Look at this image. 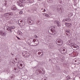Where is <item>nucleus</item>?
Listing matches in <instances>:
<instances>
[{
    "label": "nucleus",
    "instance_id": "f257e3e1",
    "mask_svg": "<svg viewBox=\"0 0 80 80\" xmlns=\"http://www.w3.org/2000/svg\"><path fill=\"white\" fill-rule=\"evenodd\" d=\"M49 28L48 32L50 34L53 35H55L57 34V32L55 30V27L54 26H52Z\"/></svg>",
    "mask_w": 80,
    "mask_h": 80
},
{
    "label": "nucleus",
    "instance_id": "f03ea898",
    "mask_svg": "<svg viewBox=\"0 0 80 80\" xmlns=\"http://www.w3.org/2000/svg\"><path fill=\"white\" fill-rule=\"evenodd\" d=\"M13 15V13L12 12H10L5 13L4 14V17L7 20H10L11 18V16H12Z\"/></svg>",
    "mask_w": 80,
    "mask_h": 80
},
{
    "label": "nucleus",
    "instance_id": "7ed1b4c3",
    "mask_svg": "<svg viewBox=\"0 0 80 80\" xmlns=\"http://www.w3.org/2000/svg\"><path fill=\"white\" fill-rule=\"evenodd\" d=\"M27 1V0H19L18 3V6H20V7H24L23 3H25V2H26Z\"/></svg>",
    "mask_w": 80,
    "mask_h": 80
},
{
    "label": "nucleus",
    "instance_id": "20e7f679",
    "mask_svg": "<svg viewBox=\"0 0 80 80\" xmlns=\"http://www.w3.org/2000/svg\"><path fill=\"white\" fill-rule=\"evenodd\" d=\"M56 43L58 45H62L63 44V41L60 39H58L56 41Z\"/></svg>",
    "mask_w": 80,
    "mask_h": 80
},
{
    "label": "nucleus",
    "instance_id": "39448f33",
    "mask_svg": "<svg viewBox=\"0 0 80 80\" xmlns=\"http://www.w3.org/2000/svg\"><path fill=\"white\" fill-rule=\"evenodd\" d=\"M4 6L6 7H9V5H10V3H11V1H5L4 2Z\"/></svg>",
    "mask_w": 80,
    "mask_h": 80
},
{
    "label": "nucleus",
    "instance_id": "423d86ee",
    "mask_svg": "<svg viewBox=\"0 0 80 80\" xmlns=\"http://www.w3.org/2000/svg\"><path fill=\"white\" fill-rule=\"evenodd\" d=\"M73 62H75L76 65H78L80 63V59L78 58H75L73 59Z\"/></svg>",
    "mask_w": 80,
    "mask_h": 80
},
{
    "label": "nucleus",
    "instance_id": "0eeeda50",
    "mask_svg": "<svg viewBox=\"0 0 80 80\" xmlns=\"http://www.w3.org/2000/svg\"><path fill=\"white\" fill-rule=\"evenodd\" d=\"M0 35L3 37L7 35V32L3 31H0Z\"/></svg>",
    "mask_w": 80,
    "mask_h": 80
},
{
    "label": "nucleus",
    "instance_id": "6e6552de",
    "mask_svg": "<svg viewBox=\"0 0 80 80\" xmlns=\"http://www.w3.org/2000/svg\"><path fill=\"white\" fill-rule=\"evenodd\" d=\"M34 70L36 71V73H37V74L38 75L40 73V69H37V68L35 67L33 68Z\"/></svg>",
    "mask_w": 80,
    "mask_h": 80
},
{
    "label": "nucleus",
    "instance_id": "1a4fd4ad",
    "mask_svg": "<svg viewBox=\"0 0 80 80\" xmlns=\"http://www.w3.org/2000/svg\"><path fill=\"white\" fill-rule=\"evenodd\" d=\"M5 27H6V30L9 31L8 32H9V33H12V29L11 27H9L8 26H5Z\"/></svg>",
    "mask_w": 80,
    "mask_h": 80
},
{
    "label": "nucleus",
    "instance_id": "9d476101",
    "mask_svg": "<svg viewBox=\"0 0 80 80\" xmlns=\"http://www.w3.org/2000/svg\"><path fill=\"white\" fill-rule=\"evenodd\" d=\"M33 42H34V43L36 44L37 45H38L39 44V41L37 39H32Z\"/></svg>",
    "mask_w": 80,
    "mask_h": 80
},
{
    "label": "nucleus",
    "instance_id": "9b49d317",
    "mask_svg": "<svg viewBox=\"0 0 80 80\" xmlns=\"http://www.w3.org/2000/svg\"><path fill=\"white\" fill-rule=\"evenodd\" d=\"M37 11V9H36V8H34L32 9V10H30L29 9H28L27 10L28 12H30V13H32V12H35Z\"/></svg>",
    "mask_w": 80,
    "mask_h": 80
},
{
    "label": "nucleus",
    "instance_id": "f8f14e48",
    "mask_svg": "<svg viewBox=\"0 0 80 80\" xmlns=\"http://www.w3.org/2000/svg\"><path fill=\"white\" fill-rule=\"evenodd\" d=\"M17 9V8L16 6H15V5H13L11 7V10H12L15 11Z\"/></svg>",
    "mask_w": 80,
    "mask_h": 80
},
{
    "label": "nucleus",
    "instance_id": "ddd939ff",
    "mask_svg": "<svg viewBox=\"0 0 80 80\" xmlns=\"http://www.w3.org/2000/svg\"><path fill=\"white\" fill-rule=\"evenodd\" d=\"M60 52L61 53H62V54H63V55H66V54H67V50L64 49V50L61 51Z\"/></svg>",
    "mask_w": 80,
    "mask_h": 80
},
{
    "label": "nucleus",
    "instance_id": "4468645a",
    "mask_svg": "<svg viewBox=\"0 0 80 80\" xmlns=\"http://www.w3.org/2000/svg\"><path fill=\"white\" fill-rule=\"evenodd\" d=\"M60 52L61 53H62V54H63V55H66V54H67V50L64 49V50L61 51Z\"/></svg>",
    "mask_w": 80,
    "mask_h": 80
},
{
    "label": "nucleus",
    "instance_id": "2eb2a0df",
    "mask_svg": "<svg viewBox=\"0 0 80 80\" xmlns=\"http://www.w3.org/2000/svg\"><path fill=\"white\" fill-rule=\"evenodd\" d=\"M27 2L28 3H32L34 2V0H27Z\"/></svg>",
    "mask_w": 80,
    "mask_h": 80
},
{
    "label": "nucleus",
    "instance_id": "dca6fc26",
    "mask_svg": "<svg viewBox=\"0 0 80 80\" xmlns=\"http://www.w3.org/2000/svg\"><path fill=\"white\" fill-rule=\"evenodd\" d=\"M48 47L49 48H54L55 45H53V44H50L49 45Z\"/></svg>",
    "mask_w": 80,
    "mask_h": 80
},
{
    "label": "nucleus",
    "instance_id": "f3484780",
    "mask_svg": "<svg viewBox=\"0 0 80 80\" xmlns=\"http://www.w3.org/2000/svg\"><path fill=\"white\" fill-rule=\"evenodd\" d=\"M65 25L66 27H71V24L70 23H68L67 22L65 23Z\"/></svg>",
    "mask_w": 80,
    "mask_h": 80
},
{
    "label": "nucleus",
    "instance_id": "a211bd4d",
    "mask_svg": "<svg viewBox=\"0 0 80 80\" xmlns=\"http://www.w3.org/2000/svg\"><path fill=\"white\" fill-rule=\"evenodd\" d=\"M18 64H18L17 65L18 68L21 69V68H20V67H22V66H23V65L22 63H20V65H18Z\"/></svg>",
    "mask_w": 80,
    "mask_h": 80
},
{
    "label": "nucleus",
    "instance_id": "6ab92c4d",
    "mask_svg": "<svg viewBox=\"0 0 80 80\" xmlns=\"http://www.w3.org/2000/svg\"><path fill=\"white\" fill-rule=\"evenodd\" d=\"M61 25H62V24H61L60 22L59 21V22H58V24H57V25L58 27H60Z\"/></svg>",
    "mask_w": 80,
    "mask_h": 80
},
{
    "label": "nucleus",
    "instance_id": "aec40b11",
    "mask_svg": "<svg viewBox=\"0 0 80 80\" xmlns=\"http://www.w3.org/2000/svg\"><path fill=\"white\" fill-rule=\"evenodd\" d=\"M65 49V48L63 47H61V48L60 49V52L63 51V50H64Z\"/></svg>",
    "mask_w": 80,
    "mask_h": 80
},
{
    "label": "nucleus",
    "instance_id": "412c9836",
    "mask_svg": "<svg viewBox=\"0 0 80 80\" xmlns=\"http://www.w3.org/2000/svg\"><path fill=\"white\" fill-rule=\"evenodd\" d=\"M74 45H75V44H74V43H71L69 45V46H70V47H71L73 49L72 47H73V46Z\"/></svg>",
    "mask_w": 80,
    "mask_h": 80
},
{
    "label": "nucleus",
    "instance_id": "4be33fe9",
    "mask_svg": "<svg viewBox=\"0 0 80 80\" xmlns=\"http://www.w3.org/2000/svg\"><path fill=\"white\" fill-rule=\"evenodd\" d=\"M17 33L18 35H21L22 33V32L21 31H18Z\"/></svg>",
    "mask_w": 80,
    "mask_h": 80
},
{
    "label": "nucleus",
    "instance_id": "5701e85b",
    "mask_svg": "<svg viewBox=\"0 0 80 80\" xmlns=\"http://www.w3.org/2000/svg\"><path fill=\"white\" fill-rule=\"evenodd\" d=\"M22 55H23L25 58H27L26 57H27V54L26 52H25L24 54H22Z\"/></svg>",
    "mask_w": 80,
    "mask_h": 80
},
{
    "label": "nucleus",
    "instance_id": "b1692460",
    "mask_svg": "<svg viewBox=\"0 0 80 80\" xmlns=\"http://www.w3.org/2000/svg\"><path fill=\"white\" fill-rule=\"evenodd\" d=\"M41 73H42V74H43V75H44L45 74V72L44 71V70L42 69H41Z\"/></svg>",
    "mask_w": 80,
    "mask_h": 80
},
{
    "label": "nucleus",
    "instance_id": "393cba45",
    "mask_svg": "<svg viewBox=\"0 0 80 80\" xmlns=\"http://www.w3.org/2000/svg\"><path fill=\"white\" fill-rule=\"evenodd\" d=\"M43 15H44V16H45V17H49V15L46 13L43 14Z\"/></svg>",
    "mask_w": 80,
    "mask_h": 80
},
{
    "label": "nucleus",
    "instance_id": "a878e982",
    "mask_svg": "<svg viewBox=\"0 0 80 80\" xmlns=\"http://www.w3.org/2000/svg\"><path fill=\"white\" fill-rule=\"evenodd\" d=\"M23 22V20H19V21H18V23H19V24H21V23H22Z\"/></svg>",
    "mask_w": 80,
    "mask_h": 80
},
{
    "label": "nucleus",
    "instance_id": "bb28decb",
    "mask_svg": "<svg viewBox=\"0 0 80 80\" xmlns=\"http://www.w3.org/2000/svg\"><path fill=\"white\" fill-rule=\"evenodd\" d=\"M59 21H57V20H55V21H54V23L55 24H56V25H57V24H58V22Z\"/></svg>",
    "mask_w": 80,
    "mask_h": 80
},
{
    "label": "nucleus",
    "instance_id": "cd10ccee",
    "mask_svg": "<svg viewBox=\"0 0 80 80\" xmlns=\"http://www.w3.org/2000/svg\"><path fill=\"white\" fill-rule=\"evenodd\" d=\"M78 72H77V71H75L74 72V75H75L76 76L77 75H78Z\"/></svg>",
    "mask_w": 80,
    "mask_h": 80
},
{
    "label": "nucleus",
    "instance_id": "c85d7f7f",
    "mask_svg": "<svg viewBox=\"0 0 80 80\" xmlns=\"http://www.w3.org/2000/svg\"><path fill=\"white\" fill-rule=\"evenodd\" d=\"M26 53L27 54V56H26V58H28V57H29L30 56V54H29L28 52Z\"/></svg>",
    "mask_w": 80,
    "mask_h": 80
},
{
    "label": "nucleus",
    "instance_id": "c756f323",
    "mask_svg": "<svg viewBox=\"0 0 80 80\" xmlns=\"http://www.w3.org/2000/svg\"><path fill=\"white\" fill-rule=\"evenodd\" d=\"M48 2V3H52V0H47Z\"/></svg>",
    "mask_w": 80,
    "mask_h": 80
},
{
    "label": "nucleus",
    "instance_id": "7c9ffc66",
    "mask_svg": "<svg viewBox=\"0 0 80 80\" xmlns=\"http://www.w3.org/2000/svg\"><path fill=\"white\" fill-rule=\"evenodd\" d=\"M66 80H69V79H70V76H68L66 77Z\"/></svg>",
    "mask_w": 80,
    "mask_h": 80
},
{
    "label": "nucleus",
    "instance_id": "2f4dec72",
    "mask_svg": "<svg viewBox=\"0 0 80 80\" xmlns=\"http://www.w3.org/2000/svg\"><path fill=\"white\" fill-rule=\"evenodd\" d=\"M41 10H42V12H46V10H45V9L42 8L41 9Z\"/></svg>",
    "mask_w": 80,
    "mask_h": 80
},
{
    "label": "nucleus",
    "instance_id": "473e14b6",
    "mask_svg": "<svg viewBox=\"0 0 80 80\" xmlns=\"http://www.w3.org/2000/svg\"><path fill=\"white\" fill-rule=\"evenodd\" d=\"M66 35H67V36H68V37L70 36L71 35L70 32H69V33H66Z\"/></svg>",
    "mask_w": 80,
    "mask_h": 80
},
{
    "label": "nucleus",
    "instance_id": "72a5a7b5",
    "mask_svg": "<svg viewBox=\"0 0 80 80\" xmlns=\"http://www.w3.org/2000/svg\"><path fill=\"white\" fill-rule=\"evenodd\" d=\"M61 59L62 60V62H63L64 60H65V58L64 57H62L61 58Z\"/></svg>",
    "mask_w": 80,
    "mask_h": 80
},
{
    "label": "nucleus",
    "instance_id": "f704fd0d",
    "mask_svg": "<svg viewBox=\"0 0 80 80\" xmlns=\"http://www.w3.org/2000/svg\"><path fill=\"white\" fill-rule=\"evenodd\" d=\"M30 20H32L31 19V18L30 17H28V22Z\"/></svg>",
    "mask_w": 80,
    "mask_h": 80
},
{
    "label": "nucleus",
    "instance_id": "c9c22d12",
    "mask_svg": "<svg viewBox=\"0 0 80 80\" xmlns=\"http://www.w3.org/2000/svg\"><path fill=\"white\" fill-rule=\"evenodd\" d=\"M69 33L70 32V31H69V30H67L66 31V33Z\"/></svg>",
    "mask_w": 80,
    "mask_h": 80
},
{
    "label": "nucleus",
    "instance_id": "e433bc0d",
    "mask_svg": "<svg viewBox=\"0 0 80 80\" xmlns=\"http://www.w3.org/2000/svg\"><path fill=\"white\" fill-rule=\"evenodd\" d=\"M68 45H70V44H71V43H72V42H71V41H68Z\"/></svg>",
    "mask_w": 80,
    "mask_h": 80
},
{
    "label": "nucleus",
    "instance_id": "4c0bfd02",
    "mask_svg": "<svg viewBox=\"0 0 80 80\" xmlns=\"http://www.w3.org/2000/svg\"><path fill=\"white\" fill-rule=\"evenodd\" d=\"M40 23V20H38L37 21V24L38 25H40V24L39 23Z\"/></svg>",
    "mask_w": 80,
    "mask_h": 80
},
{
    "label": "nucleus",
    "instance_id": "58836bf2",
    "mask_svg": "<svg viewBox=\"0 0 80 80\" xmlns=\"http://www.w3.org/2000/svg\"><path fill=\"white\" fill-rule=\"evenodd\" d=\"M29 45L31 46H33V44H32V42H30V43H29Z\"/></svg>",
    "mask_w": 80,
    "mask_h": 80
},
{
    "label": "nucleus",
    "instance_id": "ea45409f",
    "mask_svg": "<svg viewBox=\"0 0 80 80\" xmlns=\"http://www.w3.org/2000/svg\"><path fill=\"white\" fill-rule=\"evenodd\" d=\"M69 19L68 18H66L65 19V20L66 22H67V21H68V20H69Z\"/></svg>",
    "mask_w": 80,
    "mask_h": 80
},
{
    "label": "nucleus",
    "instance_id": "a19ab883",
    "mask_svg": "<svg viewBox=\"0 0 80 80\" xmlns=\"http://www.w3.org/2000/svg\"><path fill=\"white\" fill-rule=\"evenodd\" d=\"M11 28L12 30V29H15V27H11Z\"/></svg>",
    "mask_w": 80,
    "mask_h": 80
},
{
    "label": "nucleus",
    "instance_id": "79ce46f5",
    "mask_svg": "<svg viewBox=\"0 0 80 80\" xmlns=\"http://www.w3.org/2000/svg\"><path fill=\"white\" fill-rule=\"evenodd\" d=\"M23 13V12L22 11H21L19 12V14H22Z\"/></svg>",
    "mask_w": 80,
    "mask_h": 80
},
{
    "label": "nucleus",
    "instance_id": "37998d69",
    "mask_svg": "<svg viewBox=\"0 0 80 80\" xmlns=\"http://www.w3.org/2000/svg\"><path fill=\"white\" fill-rule=\"evenodd\" d=\"M51 8H55L54 5H52L51 6Z\"/></svg>",
    "mask_w": 80,
    "mask_h": 80
},
{
    "label": "nucleus",
    "instance_id": "c03bdc74",
    "mask_svg": "<svg viewBox=\"0 0 80 80\" xmlns=\"http://www.w3.org/2000/svg\"><path fill=\"white\" fill-rule=\"evenodd\" d=\"M78 48H79V47L78 46H76V50H77L78 49Z\"/></svg>",
    "mask_w": 80,
    "mask_h": 80
},
{
    "label": "nucleus",
    "instance_id": "a18cd8bd",
    "mask_svg": "<svg viewBox=\"0 0 80 80\" xmlns=\"http://www.w3.org/2000/svg\"><path fill=\"white\" fill-rule=\"evenodd\" d=\"M2 11H3V8H0V11L1 12Z\"/></svg>",
    "mask_w": 80,
    "mask_h": 80
},
{
    "label": "nucleus",
    "instance_id": "49530a36",
    "mask_svg": "<svg viewBox=\"0 0 80 80\" xmlns=\"http://www.w3.org/2000/svg\"><path fill=\"white\" fill-rule=\"evenodd\" d=\"M72 47L73 48H76L77 46H75V45H74Z\"/></svg>",
    "mask_w": 80,
    "mask_h": 80
},
{
    "label": "nucleus",
    "instance_id": "de8ad7c7",
    "mask_svg": "<svg viewBox=\"0 0 80 80\" xmlns=\"http://www.w3.org/2000/svg\"><path fill=\"white\" fill-rule=\"evenodd\" d=\"M16 37L18 38V40H20V38H19L18 37V36H16Z\"/></svg>",
    "mask_w": 80,
    "mask_h": 80
},
{
    "label": "nucleus",
    "instance_id": "09e8293b",
    "mask_svg": "<svg viewBox=\"0 0 80 80\" xmlns=\"http://www.w3.org/2000/svg\"><path fill=\"white\" fill-rule=\"evenodd\" d=\"M11 65H13V64H14V63H13V62H12L11 63Z\"/></svg>",
    "mask_w": 80,
    "mask_h": 80
},
{
    "label": "nucleus",
    "instance_id": "8fccbe9b",
    "mask_svg": "<svg viewBox=\"0 0 80 80\" xmlns=\"http://www.w3.org/2000/svg\"><path fill=\"white\" fill-rule=\"evenodd\" d=\"M34 37L35 38H37V36L36 35H34Z\"/></svg>",
    "mask_w": 80,
    "mask_h": 80
},
{
    "label": "nucleus",
    "instance_id": "3c124183",
    "mask_svg": "<svg viewBox=\"0 0 80 80\" xmlns=\"http://www.w3.org/2000/svg\"><path fill=\"white\" fill-rule=\"evenodd\" d=\"M15 60H16V61H17V58H15Z\"/></svg>",
    "mask_w": 80,
    "mask_h": 80
},
{
    "label": "nucleus",
    "instance_id": "603ef678",
    "mask_svg": "<svg viewBox=\"0 0 80 80\" xmlns=\"http://www.w3.org/2000/svg\"><path fill=\"white\" fill-rule=\"evenodd\" d=\"M38 55H40V52H39L38 53Z\"/></svg>",
    "mask_w": 80,
    "mask_h": 80
},
{
    "label": "nucleus",
    "instance_id": "864d4df0",
    "mask_svg": "<svg viewBox=\"0 0 80 80\" xmlns=\"http://www.w3.org/2000/svg\"><path fill=\"white\" fill-rule=\"evenodd\" d=\"M57 10H60V9L57 8Z\"/></svg>",
    "mask_w": 80,
    "mask_h": 80
},
{
    "label": "nucleus",
    "instance_id": "5fc2aeb1",
    "mask_svg": "<svg viewBox=\"0 0 80 80\" xmlns=\"http://www.w3.org/2000/svg\"><path fill=\"white\" fill-rule=\"evenodd\" d=\"M62 22H65V20H62Z\"/></svg>",
    "mask_w": 80,
    "mask_h": 80
},
{
    "label": "nucleus",
    "instance_id": "6e6d98bb",
    "mask_svg": "<svg viewBox=\"0 0 80 80\" xmlns=\"http://www.w3.org/2000/svg\"><path fill=\"white\" fill-rule=\"evenodd\" d=\"M28 22H29V23H31V21H29Z\"/></svg>",
    "mask_w": 80,
    "mask_h": 80
},
{
    "label": "nucleus",
    "instance_id": "4d7b16f0",
    "mask_svg": "<svg viewBox=\"0 0 80 80\" xmlns=\"http://www.w3.org/2000/svg\"><path fill=\"white\" fill-rule=\"evenodd\" d=\"M73 80H75V79L74 78H72Z\"/></svg>",
    "mask_w": 80,
    "mask_h": 80
},
{
    "label": "nucleus",
    "instance_id": "13d9d810",
    "mask_svg": "<svg viewBox=\"0 0 80 80\" xmlns=\"http://www.w3.org/2000/svg\"><path fill=\"white\" fill-rule=\"evenodd\" d=\"M41 55H43V53H42V54H41Z\"/></svg>",
    "mask_w": 80,
    "mask_h": 80
},
{
    "label": "nucleus",
    "instance_id": "bf43d9fd",
    "mask_svg": "<svg viewBox=\"0 0 80 80\" xmlns=\"http://www.w3.org/2000/svg\"><path fill=\"white\" fill-rule=\"evenodd\" d=\"M12 55H14V54H12Z\"/></svg>",
    "mask_w": 80,
    "mask_h": 80
},
{
    "label": "nucleus",
    "instance_id": "052dcab7",
    "mask_svg": "<svg viewBox=\"0 0 80 80\" xmlns=\"http://www.w3.org/2000/svg\"><path fill=\"white\" fill-rule=\"evenodd\" d=\"M62 3V1H61L60 2V3Z\"/></svg>",
    "mask_w": 80,
    "mask_h": 80
},
{
    "label": "nucleus",
    "instance_id": "680f3d73",
    "mask_svg": "<svg viewBox=\"0 0 80 80\" xmlns=\"http://www.w3.org/2000/svg\"><path fill=\"white\" fill-rule=\"evenodd\" d=\"M12 78H14V76L13 77H12Z\"/></svg>",
    "mask_w": 80,
    "mask_h": 80
},
{
    "label": "nucleus",
    "instance_id": "e2e57ef3",
    "mask_svg": "<svg viewBox=\"0 0 80 80\" xmlns=\"http://www.w3.org/2000/svg\"><path fill=\"white\" fill-rule=\"evenodd\" d=\"M14 70H17V69L15 68V69H14Z\"/></svg>",
    "mask_w": 80,
    "mask_h": 80
},
{
    "label": "nucleus",
    "instance_id": "0e129e2a",
    "mask_svg": "<svg viewBox=\"0 0 80 80\" xmlns=\"http://www.w3.org/2000/svg\"><path fill=\"white\" fill-rule=\"evenodd\" d=\"M73 49V50H75V49Z\"/></svg>",
    "mask_w": 80,
    "mask_h": 80
},
{
    "label": "nucleus",
    "instance_id": "69168bd1",
    "mask_svg": "<svg viewBox=\"0 0 80 80\" xmlns=\"http://www.w3.org/2000/svg\"><path fill=\"white\" fill-rule=\"evenodd\" d=\"M72 65H74V64H73Z\"/></svg>",
    "mask_w": 80,
    "mask_h": 80
},
{
    "label": "nucleus",
    "instance_id": "338daca9",
    "mask_svg": "<svg viewBox=\"0 0 80 80\" xmlns=\"http://www.w3.org/2000/svg\"><path fill=\"white\" fill-rule=\"evenodd\" d=\"M75 67V66H74V67Z\"/></svg>",
    "mask_w": 80,
    "mask_h": 80
},
{
    "label": "nucleus",
    "instance_id": "774afa93",
    "mask_svg": "<svg viewBox=\"0 0 80 80\" xmlns=\"http://www.w3.org/2000/svg\"><path fill=\"white\" fill-rule=\"evenodd\" d=\"M52 9H53V8H52Z\"/></svg>",
    "mask_w": 80,
    "mask_h": 80
}]
</instances>
